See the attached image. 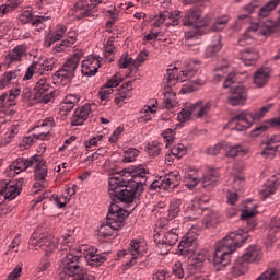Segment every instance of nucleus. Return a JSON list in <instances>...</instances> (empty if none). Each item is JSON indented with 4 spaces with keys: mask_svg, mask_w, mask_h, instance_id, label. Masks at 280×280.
I'll return each mask as SVG.
<instances>
[{
    "mask_svg": "<svg viewBox=\"0 0 280 280\" xmlns=\"http://www.w3.org/2000/svg\"><path fill=\"white\" fill-rule=\"evenodd\" d=\"M129 174H131L133 180L127 184H122L124 179L121 177L109 178L108 192L113 202L130 205L137 196H141L143 185L148 183V174L150 172L145 166L139 165L129 168Z\"/></svg>",
    "mask_w": 280,
    "mask_h": 280,
    "instance_id": "f257e3e1",
    "label": "nucleus"
},
{
    "mask_svg": "<svg viewBox=\"0 0 280 280\" xmlns=\"http://www.w3.org/2000/svg\"><path fill=\"white\" fill-rule=\"evenodd\" d=\"M35 166V183L33 185L32 192L38 194L40 189L49 187V182L47 180V162L40 159V155H34L28 159L18 158L14 160L7 168V175L10 178H14L21 172L30 170V167Z\"/></svg>",
    "mask_w": 280,
    "mask_h": 280,
    "instance_id": "f03ea898",
    "label": "nucleus"
},
{
    "mask_svg": "<svg viewBox=\"0 0 280 280\" xmlns=\"http://www.w3.org/2000/svg\"><path fill=\"white\" fill-rule=\"evenodd\" d=\"M246 240H248V232L237 230L236 232H231L218 243L213 258L217 270H222V268L231 264V255H233Z\"/></svg>",
    "mask_w": 280,
    "mask_h": 280,
    "instance_id": "7ed1b4c3",
    "label": "nucleus"
},
{
    "mask_svg": "<svg viewBox=\"0 0 280 280\" xmlns=\"http://www.w3.org/2000/svg\"><path fill=\"white\" fill-rule=\"evenodd\" d=\"M126 218H128V211L115 203H112L107 213L106 224H102L98 229L100 237H110L115 231H119L121 226H124Z\"/></svg>",
    "mask_w": 280,
    "mask_h": 280,
    "instance_id": "20e7f679",
    "label": "nucleus"
},
{
    "mask_svg": "<svg viewBox=\"0 0 280 280\" xmlns=\"http://www.w3.org/2000/svg\"><path fill=\"white\" fill-rule=\"evenodd\" d=\"M59 270L68 277H74V280H95V276L89 275L80 265V256L73 253H68L60 259Z\"/></svg>",
    "mask_w": 280,
    "mask_h": 280,
    "instance_id": "39448f33",
    "label": "nucleus"
},
{
    "mask_svg": "<svg viewBox=\"0 0 280 280\" xmlns=\"http://www.w3.org/2000/svg\"><path fill=\"white\" fill-rule=\"evenodd\" d=\"M270 108H272V104L264 106L255 113L248 110L241 112L230 120L229 126H234L233 130H237L238 132L248 130L255 121L264 119V117H266L270 112Z\"/></svg>",
    "mask_w": 280,
    "mask_h": 280,
    "instance_id": "423d86ee",
    "label": "nucleus"
},
{
    "mask_svg": "<svg viewBox=\"0 0 280 280\" xmlns=\"http://www.w3.org/2000/svg\"><path fill=\"white\" fill-rule=\"evenodd\" d=\"M202 11L200 9H191L186 11L182 23L185 27H192L194 31H188L185 33V45L191 47V40H198L200 36V27H205L209 22L202 20Z\"/></svg>",
    "mask_w": 280,
    "mask_h": 280,
    "instance_id": "0eeeda50",
    "label": "nucleus"
},
{
    "mask_svg": "<svg viewBox=\"0 0 280 280\" xmlns=\"http://www.w3.org/2000/svg\"><path fill=\"white\" fill-rule=\"evenodd\" d=\"M215 106V101L199 100L196 103L186 105L182 109V113L178 114L177 119L179 121H189L191 117H195V119H202V117H209Z\"/></svg>",
    "mask_w": 280,
    "mask_h": 280,
    "instance_id": "6e6552de",
    "label": "nucleus"
},
{
    "mask_svg": "<svg viewBox=\"0 0 280 280\" xmlns=\"http://www.w3.org/2000/svg\"><path fill=\"white\" fill-rule=\"evenodd\" d=\"M220 173L217 170H209L205 173L202 178L198 175V171H190L185 174L184 183L188 189H194L198 185V183L202 184L205 189H213L215 185H218V178Z\"/></svg>",
    "mask_w": 280,
    "mask_h": 280,
    "instance_id": "1a4fd4ad",
    "label": "nucleus"
},
{
    "mask_svg": "<svg viewBox=\"0 0 280 280\" xmlns=\"http://www.w3.org/2000/svg\"><path fill=\"white\" fill-rule=\"evenodd\" d=\"M200 69V63L198 61H189L183 70L178 72V68L174 67L167 69L165 79L167 86H176L177 82H187L191 80Z\"/></svg>",
    "mask_w": 280,
    "mask_h": 280,
    "instance_id": "9d476101",
    "label": "nucleus"
},
{
    "mask_svg": "<svg viewBox=\"0 0 280 280\" xmlns=\"http://www.w3.org/2000/svg\"><path fill=\"white\" fill-rule=\"evenodd\" d=\"M261 248L257 245H252L245 249V253L238 258L233 266V272L237 277L244 275L248 270V264L253 261H259L261 259Z\"/></svg>",
    "mask_w": 280,
    "mask_h": 280,
    "instance_id": "9b49d317",
    "label": "nucleus"
},
{
    "mask_svg": "<svg viewBox=\"0 0 280 280\" xmlns=\"http://www.w3.org/2000/svg\"><path fill=\"white\" fill-rule=\"evenodd\" d=\"M80 0L78 1L73 9L71 10V14L72 16H75V19H78L79 21L81 19H95V12H97V5H100V3H104V0Z\"/></svg>",
    "mask_w": 280,
    "mask_h": 280,
    "instance_id": "f8f14e48",
    "label": "nucleus"
},
{
    "mask_svg": "<svg viewBox=\"0 0 280 280\" xmlns=\"http://www.w3.org/2000/svg\"><path fill=\"white\" fill-rule=\"evenodd\" d=\"M34 100L49 104L54 97V90H51V79L49 77H42L34 86Z\"/></svg>",
    "mask_w": 280,
    "mask_h": 280,
    "instance_id": "ddd939ff",
    "label": "nucleus"
},
{
    "mask_svg": "<svg viewBox=\"0 0 280 280\" xmlns=\"http://www.w3.org/2000/svg\"><path fill=\"white\" fill-rule=\"evenodd\" d=\"M30 246H33L35 250L40 248L49 255L52 250L58 248V241L51 234H44L39 238L36 237V234H33L28 242Z\"/></svg>",
    "mask_w": 280,
    "mask_h": 280,
    "instance_id": "4468645a",
    "label": "nucleus"
},
{
    "mask_svg": "<svg viewBox=\"0 0 280 280\" xmlns=\"http://www.w3.org/2000/svg\"><path fill=\"white\" fill-rule=\"evenodd\" d=\"M24 183L25 178H19L11 184H7L5 187H2L0 190V205H2L4 200L10 202L11 200H14L16 197L21 196Z\"/></svg>",
    "mask_w": 280,
    "mask_h": 280,
    "instance_id": "2eb2a0df",
    "label": "nucleus"
},
{
    "mask_svg": "<svg viewBox=\"0 0 280 280\" xmlns=\"http://www.w3.org/2000/svg\"><path fill=\"white\" fill-rule=\"evenodd\" d=\"M180 19H183V15H180V11H164L155 15L152 20V23L153 27H161L163 23H165L166 26L173 25V27H176V25H180Z\"/></svg>",
    "mask_w": 280,
    "mask_h": 280,
    "instance_id": "dca6fc26",
    "label": "nucleus"
},
{
    "mask_svg": "<svg viewBox=\"0 0 280 280\" xmlns=\"http://www.w3.org/2000/svg\"><path fill=\"white\" fill-rule=\"evenodd\" d=\"M198 234L196 233V230L191 229L189 230L185 236L182 238L178 250L180 255H184V257H187L188 255H191L198 248Z\"/></svg>",
    "mask_w": 280,
    "mask_h": 280,
    "instance_id": "f3484780",
    "label": "nucleus"
},
{
    "mask_svg": "<svg viewBox=\"0 0 280 280\" xmlns=\"http://www.w3.org/2000/svg\"><path fill=\"white\" fill-rule=\"evenodd\" d=\"M49 20H51V15H33L30 10H23L20 14V22L23 25L31 23L33 27H37V32L45 30V23Z\"/></svg>",
    "mask_w": 280,
    "mask_h": 280,
    "instance_id": "a211bd4d",
    "label": "nucleus"
},
{
    "mask_svg": "<svg viewBox=\"0 0 280 280\" xmlns=\"http://www.w3.org/2000/svg\"><path fill=\"white\" fill-rule=\"evenodd\" d=\"M54 126L56 122L54 121V117H48L37 126L33 128V135L35 139L39 141H49L51 138V130H54Z\"/></svg>",
    "mask_w": 280,
    "mask_h": 280,
    "instance_id": "6ab92c4d",
    "label": "nucleus"
},
{
    "mask_svg": "<svg viewBox=\"0 0 280 280\" xmlns=\"http://www.w3.org/2000/svg\"><path fill=\"white\" fill-rule=\"evenodd\" d=\"M180 172L173 171L168 173L165 177L160 178L151 184V188H153L155 191L156 189H170V187H178V184L180 183Z\"/></svg>",
    "mask_w": 280,
    "mask_h": 280,
    "instance_id": "aec40b11",
    "label": "nucleus"
},
{
    "mask_svg": "<svg viewBox=\"0 0 280 280\" xmlns=\"http://www.w3.org/2000/svg\"><path fill=\"white\" fill-rule=\"evenodd\" d=\"M102 67L100 56L90 55L81 62V73L88 78H93Z\"/></svg>",
    "mask_w": 280,
    "mask_h": 280,
    "instance_id": "412c9836",
    "label": "nucleus"
},
{
    "mask_svg": "<svg viewBox=\"0 0 280 280\" xmlns=\"http://www.w3.org/2000/svg\"><path fill=\"white\" fill-rule=\"evenodd\" d=\"M83 257L88 266H91L92 268H95V266H102V264L106 261V253L100 254V250L94 247L83 249Z\"/></svg>",
    "mask_w": 280,
    "mask_h": 280,
    "instance_id": "4be33fe9",
    "label": "nucleus"
},
{
    "mask_svg": "<svg viewBox=\"0 0 280 280\" xmlns=\"http://www.w3.org/2000/svg\"><path fill=\"white\" fill-rule=\"evenodd\" d=\"M75 71H78L77 63L67 60L63 66L56 71L55 77L61 82H71V79L75 78Z\"/></svg>",
    "mask_w": 280,
    "mask_h": 280,
    "instance_id": "5701e85b",
    "label": "nucleus"
},
{
    "mask_svg": "<svg viewBox=\"0 0 280 280\" xmlns=\"http://www.w3.org/2000/svg\"><path fill=\"white\" fill-rule=\"evenodd\" d=\"M91 113H93L91 104H84L82 106H79L71 117V125L82 126V124H84V121H86V119L91 117Z\"/></svg>",
    "mask_w": 280,
    "mask_h": 280,
    "instance_id": "b1692460",
    "label": "nucleus"
},
{
    "mask_svg": "<svg viewBox=\"0 0 280 280\" xmlns=\"http://www.w3.org/2000/svg\"><path fill=\"white\" fill-rule=\"evenodd\" d=\"M246 97H248V94L246 93V86L238 84L231 90L228 102L232 106H242L245 104Z\"/></svg>",
    "mask_w": 280,
    "mask_h": 280,
    "instance_id": "393cba45",
    "label": "nucleus"
},
{
    "mask_svg": "<svg viewBox=\"0 0 280 280\" xmlns=\"http://www.w3.org/2000/svg\"><path fill=\"white\" fill-rule=\"evenodd\" d=\"M27 54V46L25 45H18L4 58V63L10 67L14 65V62H23V58Z\"/></svg>",
    "mask_w": 280,
    "mask_h": 280,
    "instance_id": "a878e982",
    "label": "nucleus"
},
{
    "mask_svg": "<svg viewBox=\"0 0 280 280\" xmlns=\"http://www.w3.org/2000/svg\"><path fill=\"white\" fill-rule=\"evenodd\" d=\"M148 253V243L141 240H132L129 244L128 254L131 259H141Z\"/></svg>",
    "mask_w": 280,
    "mask_h": 280,
    "instance_id": "bb28decb",
    "label": "nucleus"
},
{
    "mask_svg": "<svg viewBox=\"0 0 280 280\" xmlns=\"http://www.w3.org/2000/svg\"><path fill=\"white\" fill-rule=\"evenodd\" d=\"M257 8H259V0H253L249 4L245 5L243 8V12L245 13L238 15V19L235 22V25L233 26V28L236 32H240V28L242 27V23H244V21H246L247 19H250V14H253L255 10H257Z\"/></svg>",
    "mask_w": 280,
    "mask_h": 280,
    "instance_id": "cd10ccee",
    "label": "nucleus"
},
{
    "mask_svg": "<svg viewBox=\"0 0 280 280\" xmlns=\"http://www.w3.org/2000/svg\"><path fill=\"white\" fill-rule=\"evenodd\" d=\"M67 34V26L60 24L56 26L55 31H51L44 40L45 47H50L54 43H58V40H62L65 35Z\"/></svg>",
    "mask_w": 280,
    "mask_h": 280,
    "instance_id": "c85d7f7f",
    "label": "nucleus"
},
{
    "mask_svg": "<svg viewBox=\"0 0 280 280\" xmlns=\"http://www.w3.org/2000/svg\"><path fill=\"white\" fill-rule=\"evenodd\" d=\"M172 224H174V222L167 223V229L170 230L165 232L162 237V244L164 246H174L176 242H178V235H180V228H174Z\"/></svg>",
    "mask_w": 280,
    "mask_h": 280,
    "instance_id": "c756f323",
    "label": "nucleus"
},
{
    "mask_svg": "<svg viewBox=\"0 0 280 280\" xmlns=\"http://www.w3.org/2000/svg\"><path fill=\"white\" fill-rule=\"evenodd\" d=\"M207 202H209V197L207 196L192 200L186 209V214L192 218V220H196V218L202 213L200 207H202V203Z\"/></svg>",
    "mask_w": 280,
    "mask_h": 280,
    "instance_id": "7c9ffc66",
    "label": "nucleus"
},
{
    "mask_svg": "<svg viewBox=\"0 0 280 280\" xmlns=\"http://www.w3.org/2000/svg\"><path fill=\"white\" fill-rule=\"evenodd\" d=\"M21 78V70H10L1 74L0 77V91L8 89L10 84H16Z\"/></svg>",
    "mask_w": 280,
    "mask_h": 280,
    "instance_id": "2f4dec72",
    "label": "nucleus"
},
{
    "mask_svg": "<svg viewBox=\"0 0 280 280\" xmlns=\"http://www.w3.org/2000/svg\"><path fill=\"white\" fill-rule=\"evenodd\" d=\"M75 40H78V33L74 31H69L66 35V38L60 43L56 44L52 47L55 54H60V51H65L67 47H71V45H75Z\"/></svg>",
    "mask_w": 280,
    "mask_h": 280,
    "instance_id": "473e14b6",
    "label": "nucleus"
},
{
    "mask_svg": "<svg viewBox=\"0 0 280 280\" xmlns=\"http://www.w3.org/2000/svg\"><path fill=\"white\" fill-rule=\"evenodd\" d=\"M186 257H188L190 266H194V268H201L202 264L207 261L209 253L207 252V249H195L194 253L188 254Z\"/></svg>",
    "mask_w": 280,
    "mask_h": 280,
    "instance_id": "72a5a7b5",
    "label": "nucleus"
},
{
    "mask_svg": "<svg viewBox=\"0 0 280 280\" xmlns=\"http://www.w3.org/2000/svg\"><path fill=\"white\" fill-rule=\"evenodd\" d=\"M32 65L37 70V75H45L47 72L54 71L56 59H40L39 61H33Z\"/></svg>",
    "mask_w": 280,
    "mask_h": 280,
    "instance_id": "f704fd0d",
    "label": "nucleus"
},
{
    "mask_svg": "<svg viewBox=\"0 0 280 280\" xmlns=\"http://www.w3.org/2000/svg\"><path fill=\"white\" fill-rule=\"evenodd\" d=\"M132 81H128L126 84L121 86V91L119 94L116 95L114 102L119 107L124 106L126 104V100H130L132 97Z\"/></svg>",
    "mask_w": 280,
    "mask_h": 280,
    "instance_id": "c9c22d12",
    "label": "nucleus"
},
{
    "mask_svg": "<svg viewBox=\"0 0 280 280\" xmlns=\"http://www.w3.org/2000/svg\"><path fill=\"white\" fill-rule=\"evenodd\" d=\"M183 205V201L180 199H173L170 203L167 213H164L162 217L164 220H167V222H172L174 218L178 217V213H180V206Z\"/></svg>",
    "mask_w": 280,
    "mask_h": 280,
    "instance_id": "e433bc0d",
    "label": "nucleus"
},
{
    "mask_svg": "<svg viewBox=\"0 0 280 280\" xmlns=\"http://www.w3.org/2000/svg\"><path fill=\"white\" fill-rule=\"evenodd\" d=\"M80 102V94H68L61 103V110L63 115L71 113L72 108Z\"/></svg>",
    "mask_w": 280,
    "mask_h": 280,
    "instance_id": "4c0bfd02",
    "label": "nucleus"
},
{
    "mask_svg": "<svg viewBox=\"0 0 280 280\" xmlns=\"http://www.w3.org/2000/svg\"><path fill=\"white\" fill-rule=\"evenodd\" d=\"M268 80H270V69L260 68L256 71L254 75V84L261 89V86H266L268 84Z\"/></svg>",
    "mask_w": 280,
    "mask_h": 280,
    "instance_id": "58836bf2",
    "label": "nucleus"
},
{
    "mask_svg": "<svg viewBox=\"0 0 280 280\" xmlns=\"http://www.w3.org/2000/svg\"><path fill=\"white\" fill-rule=\"evenodd\" d=\"M280 128V117L278 118H272L261 125H259L258 127H256L253 131H252V137H259V135H262V132H266L268 130V128Z\"/></svg>",
    "mask_w": 280,
    "mask_h": 280,
    "instance_id": "ea45409f",
    "label": "nucleus"
},
{
    "mask_svg": "<svg viewBox=\"0 0 280 280\" xmlns=\"http://www.w3.org/2000/svg\"><path fill=\"white\" fill-rule=\"evenodd\" d=\"M240 58L241 60H243L246 67H253V65L257 62V58H259V55L257 54V50H255L254 48H247L241 51Z\"/></svg>",
    "mask_w": 280,
    "mask_h": 280,
    "instance_id": "a19ab883",
    "label": "nucleus"
},
{
    "mask_svg": "<svg viewBox=\"0 0 280 280\" xmlns=\"http://www.w3.org/2000/svg\"><path fill=\"white\" fill-rule=\"evenodd\" d=\"M21 95V89L10 90L9 94L0 96V105L16 106V97Z\"/></svg>",
    "mask_w": 280,
    "mask_h": 280,
    "instance_id": "79ce46f5",
    "label": "nucleus"
},
{
    "mask_svg": "<svg viewBox=\"0 0 280 280\" xmlns=\"http://www.w3.org/2000/svg\"><path fill=\"white\" fill-rule=\"evenodd\" d=\"M153 106V108H152ZM152 106H144L138 115L139 124H147V121H151L153 117L156 115V106L153 104Z\"/></svg>",
    "mask_w": 280,
    "mask_h": 280,
    "instance_id": "37998d69",
    "label": "nucleus"
},
{
    "mask_svg": "<svg viewBox=\"0 0 280 280\" xmlns=\"http://www.w3.org/2000/svg\"><path fill=\"white\" fill-rule=\"evenodd\" d=\"M279 3L280 0H270L264 7H261L258 12L259 21H261L262 19H268V16L272 14V11L277 9V5H279Z\"/></svg>",
    "mask_w": 280,
    "mask_h": 280,
    "instance_id": "c03bdc74",
    "label": "nucleus"
},
{
    "mask_svg": "<svg viewBox=\"0 0 280 280\" xmlns=\"http://www.w3.org/2000/svg\"><path fill=\"white\" fill-rule=\"evenodd\" d=\"M221 40L222 38L220 35L214 36V44L207 47L205 58H213L214 56H218V52L222 49Z\"/></svg>",
    "mask_w": 280,
    "mask_h": 280,
    "instance_id": "a18cd8bd",
    "label": "nucleus"
},
{
    "mask_svg": "<svg viewBox=\"0 0 280 280\" xmlns=\"http://www.w3.org/2000/svg\"><path fill=\"white\" fill-rule=\"evenodd\" d=\"M256 280H280V267L267 269Z\"/></svg>",
    "mask_w": 280,
    "mask_h": 280,
    "instance_id": "49530a36",
    "label": "nucleus"
},
{
    "mask_svg": "<svg viewBox=\"0 0 280 280\" xmlns=\"http://www.w3.org/2000/svg\"><path fill=\"white\" fill-rule=\"evenodd\" d=\"M277 187H279V182L271 179L265 184V188L260 191V198L266 200L268 196H272L275 191H277Z\"/></svg>",
    "mask_w": 280,
    "mask_h": 280,
    "instance_id": "de8ad7c7",
    "label": "nucleus"
},
{
    "mask_svg": "<svg viewBox=\"0 0 280 280\" xmlns=\"http://www.w3.org/2000/svg\"><path fill=\"white\" fill-rule=\"evenodd\" d=\"M277 150H279V144L275 140H269L261 152V155L265 159H275V154H277Z\"/></svg>",
    "mask_w": 280,
    "mask_h": 280,
    "instance_id": "09e8293b",
    "label": "nucleus"
},
{
    "mask_svg": "<svg viewBox=\"0 0 280 280\" xmlns=\"http://www.w3.org/2000/svg\"><path fill=\"white\" fill-rule=\"evenodd\" d=\"M21 5V2L16 0H8V3L0 5V19H3L5 14H10L13 10H16Z\"/></svg>",
    "mask_w": 280,
    "mask_h": 280,
    "instance_id": "8fccbe9b",
    "label": "nucleus"
},
{
    "mask_svg": "<svg viewBox=\"0 0 280 280\" xmlns=\"http://www.w3.org/2000/svg\"><path fill=\"white\" fill-rule=\"evenodd\" d=\"M255 215H257V205L253 203V201H248L241 218L242 220H248L250 218H255Z\"/></svg>",
    "mask_w": 280,
    "mask_h": 280,
    "instance_id": "3c124183",
    "label": "nucleus"
},
{
    "mask_svg": "<svg viewBox=\"0 0 280 280\" xmlns=\"http://www.w3.org/2000/svg\"><path fill=\"white\" fill-rule=\"evenodd\" d=\"M117 54V48L115 47V37H109L105 44V57L109 58V62H113V57Z\"/></svg>",
    "mask_w": 280,
    "mask_h": 280,
    "instance_id": "603ef678",
    "label": "nucleus"
},
{
    "mask_svg": "<svg viewBox=\"0 0 280 280\" xmlns=\"http://www.w3.org/2000/svg\"><path fill=\"white\" fill-rule=\"evenodd\" d=\"M113 93H115V90H113L110 88L104 86L103 89L100 90L98 97H100L101 104H103V106H106V104H108V102H110V97H113Z\"/></svg>",
    "mask_w": 280,
    "mask_h": 280,
    "instance_id": "864d4df0",
    "label": "nucleus"
},
{
    "mask_svg": "<svg viewBox=\"0 0 280 280\" xmlns=\"http://www.w3.org/2000/svg\"><path fill=\"white\" fill-rule=\"evenodd\" d=\"M141 154L139 150L136 148H129L124 151V163H132L133 161H137V158Z\"/></svg>",
    "mask_w": 280,
    "mask_h": 280,
    "instance_id": "5fc2aeb1",
    "label": "nucleus"
},
{
    "mask_svg": "<svg viewBox=\"0 0 280 280\" xmlns=\"http://www.w3.org/2000/svg\"><path fill=\"white\" fill-rule=\"evenodd\" d=\"M226 148H228V150H225L226 156H231L232 159H235V156H244L246 154V151L240 144L234 147H229L226 144Z\"/></svg>",
    "mask_w": 280,
    "mask_h": 280,
    "instance_id": "6e6d98bb",
    "label": "nucleus"
},
{
    "mask_svg": "<svg viewBox=\"0 0 280 280\" xmlns=\"http://www.w3.org/2000/svg\"><path fill=\"white\" fill-rule=\"evenodd\" d=\"M21 242H23V238L21 237V234H18L9 245L7 255H12V253H19V247L21 246Z\"/></svg>",
    "mask_w": 280,
    "mask_h": 280,
    "instance_id": "4d7b16f0",
    "label": "nucleus"
},
{
    "mask_svg": "<svg viewBox=\"0 0 280 280\" xmlns=\"http://www.w3.org/2000/svg\"><path fill=\"white\" fill-rule=\"evenodd\" d=\"M221 150H223V152H225V150H228L226 148V142L223 143H218L214 147H210L206 150V152L210 155V156H217V154H220Z\"/></svg>",
    "mask_w": 280,
    "mask_h": 280,
    "instance_id": "13d9d810",
    "label": "nucleus"
},
{
    "mask_svg": "<svg viewBox=\"0 0 280 280\" xmlns=\"http://www.w3.org/2000/svg\"><path fill=\"white\" fill-rule=\"evenodd\" d=\"M170 152L172 156H176L177 159H183V156L187 154V148H185L184 144H177L175 147H172Z\"/></svg>",
    "mask_w": 280,
    "mask_h": 280,
    "instance_id": "bf43d9fd",
    "label": "nucleus"
},
{
    "mask_svg": "<svg viewBox=\"0 0 280 280\" xmlns=\"http://www.w3.org/2000/svg\"><path fill=\"white\" fill-rule=\"evenodd\" d=\"M82 56H84V50L74 47L73 52L68 60L80 67V60H82Z\"/></svg>",
    "mask_w": 280,
    "mask_h": 280,
    "instance_id": "052dcab7",
    "label": "nucleus"
},
{
    "mask_svg": "<svg viewBox=\"0 0 280 280\" xmlns=\"http://www.w3.org/2000/svg\"><path fill=\"white\" fill-rule=\"evenodd\" d=\"M118 65L120 69H128L130 67H135V60L128 55H122L118 61Z\"/></svg>",
    "mask_w": 280,
    "mask_h": 280,
    "instance_id": "680f3d73",
    "label": "nucleus"
},
{
    "mask_svg": "<svg viewBox=\"0 0 280 280\" xmlns=\"http://www.w3.org/2000/svg\"><path fill=\"white\" fill-rule=\"evenodd\" d=\"M226 23H229V18L226 15L217 19L212 26L213 32H222V28L226 26Z\"/></svg>",
    "mask_w": 280,
    "mask_h": 280,
    "instance_id": "e2e57ef3",
    "label": "nucleus"
},
{
    "mask_svg": "<svg viewBox=\"0 0 280 280\" xmlns=\"http://www.w3.org/2000/svg\"><path fill=\"white\" fill-rule=\"evenodd\" d=\"M121 82H124V78H121V74L117 73L107 81L105 86L107 89H115L118 84H121Z\"/></svg>",
    "mask_w": 280,
    "mask_h": 280,
    "instance_id": "0e129e2a",
    "label": "nucleus"
},
{
    "mask_svg": "<svg viewBox=\"0 0 280 280\" xmlns=\"http://www.w3.org/2000/svg\"><path fill=\"white\" fill-rule=\"evenodd\" d=\"M148 153L150 156H159V154H161V144L156 141L149 143Z\"/></svg>",
    "mask_w": 280,
    "mask_h": 280,
    "instance_id": "69168bd1",
    "label": "nucleus"
},
{
    "mask_svg": "<svg viewBox=\"0 0 280 280\" xmlns=\"http://www.w3.org/2000/svg\"><path fill=\"white\" fill-rule=\"evenodd\" d=\"M235 82H240V73L231 72L225 79L223 86L224 89H229L231 84H235Z\"/></svg>",
    "mask_w": 280,
    "mask_h": 280,
    "instance_id": "338daca9",
    "label": "nucleus"
},
{
    "mask_svg": "<svg viewBox=\"0 0 280 280\" xmlns=\"http://www.w3.org/2000/svg\"><path fill=\"white\" fill-rule=\"evenodd\" d=\"M278 231H280V218H273L269 225V235H275Z\"/></svg>",
    "mask_w": 280,
    "mask_h": 280,
    "instance_id": "774afa93",
    "label": "nucleus"
}]
</instances>
